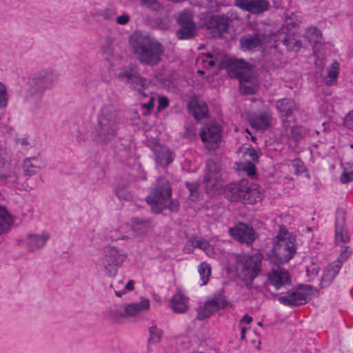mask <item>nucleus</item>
Instances as JSON below:
<instances>
[{
  "label": "nucleus",
  "mask_w": 353,
  "mask_h": 353,
  "mask_svg": "<svg viewBox=\"0 0 353 353\" xmlns=\"http://www.w3.org/2000/svg\"><path fill=\"white\" fill-rule=\"evenodd\" d=\"M225 305V301L220 297L214 298L208 301L203 307L198 311L197 319L204 320L208 318L214 312L223 308Z\"/></svg>",
  "instance_id": "22"
},
{
  "label": "nucleus",
  "mask_w": 353,
  "mask_h": 353,
  "mask_svg": "<svg viewBox=\"0 0 353 353\" xmlns=\"http://www.w3.org/2000/svg\"><path fill=\"white\" fill-rule=\"evenodd\" d=\"M17 166L12 163L9 153L0 149V180L3 183L13 184L17 181Z\"/></svg>",
  "instance_id": "14"
},
{
  "label": "nucleus",
  "mask_w": 353,
  "mask_h": 353,
  "mask_svg": "<svg viewBox=\"0 0 353 353\" xmlns=\"http://www.w3.org/2000/svg\"><path fill=\"white\" fill-rule=\"evenodd\" d=\"M277 35L275 33L263 34L255 33L241 37L240 44L245 50H258L266 46L273 47L276 43Z\"/></svg>",
  "instance_id": "9"
},
{
  "label": "nucleus",
  "mask_w": 353,
  "mask_h": 353,
  "mask_svg": "<svg viewBox=\"0 0 353 353\" xmlns=\"http://www.w3.org/2000/svg\"><path fill=\"white\" fill-rule=\"evenodd\" d=\"M58 81L59 74L52 70H42L32 74L28 81V101H41L45 92L54 88Z\"/></svg>",
  "instance_id": "3"
},
{
  "label": "nucleus",
  "mask_w": 353,
  "mask_h": 353,
  "mask_svg": "<svg viewBox=\"0 0 353 353\" xmlns=\"http://www.w3.org/2000/svg\"><path fill=\"white\" fill-rule=\"evenodd\" d=\"M203 182L205 189L210 194H214L221 190L223 185L221 165L218 162L209 161Z\"/></svg>",
  "instance_id": "10"
},
{
  "label": "nucleus",
  "mask_w": 353,
  "mask_h": 353,
  "mask_svg": "<svg viewBox=\"0 0 353 353\" xmlns=\"http://www.w3.org/2000/svg\"><path fill=\"white\" fill-rule=\"evenodd\" d=\"M292 165L295 174L298 176L306 172V168L303 162L299 159H294L292 161Z\"/></svg>",
  "instance_id": "46"
},
{
  "label": "nucleus",
  "mask_w": 353,
  "mask_h": 353,
  "mask_svg": "<svg viewBox=\"0 0 353 353\" xmlns=\"http://www.w3.org/2000/svg\"><path fill=\"white\" fill-rule=\"evenodd\" d=\"M185 185L190 191V196L192 197V199L194 200L195 198H197L199 196L197 190L199 187L198 183L186 182Z\"/></svg>",
  "instance_id": "50"
},
{
  "label": "nucleus",
  "mask_w": 353,
  "mask_h": 353,
  "mask_svg": "<svg viewBox=\"0 0 353 353\" xmlns=\"http://www.w3.org/2000/svg\"><path fill=\"white\" fill-rule=\"evenodd\" d=\"M249 120L253 128L259 131H265L270 127L272 114L270 112L254 114L250 117Z\"/></svg>",
  "instance_id": "26"
},
{
  "label": "nucleus",
  "mask_w": 353,
  "mask_h": 353,
  "mask_svg": "<svg viewBox=\"0 0 353 353\" xmlns=\"http://www.w3.org/2000/svg\"><path fill=\"white\" fill-rule=\"evenodd\" d=\"M43 167L42 161L37 157L26 158L23 163L25 174L30 176L37 174Z\"/></svg>",
  "instance_id": "32"
},
{
  "label": "nucleus",
  "mask_w": 353,
  "mask_h": 353,
  "mask_svg": "<svg viewBox=\"0 0 353 353\" xmlns=\"http://www.w3.org/2000/svg\"><path fill=\"white\" fill-rule=\"evenodd\" d=\"M261 257L259 254L240 256L236 258V270L240 279L246 288L252 290V281L259 275L261 270Z\"/></svg>",
  "instance_id": "6"
},
{
  "label": "nucleus",
  "mask_w": 353,
  "mask_h": 353,
  "mask_svg": "<svg viewBox=\"0 0 353 353\" xmlns=\"http://www.w3.org/2000/svg\"><path fill=\"white\" fill-rule=\"evenodd\" d=\"M8 102V94L6 85L0 82V108L7 106Z\"/></svg>",
  "instance_id": "47"
},
{
  "label": "nucleus",
  "mask_w": 353,
  "mask_h": 353,
  "mask_svg": "<svg viewBox=\"0 0 353 353\" xmlns=\"http://www.w3.org/2000/svg\"><path fill=\"white\" fill-rule=\"evenodd\" d=\"M241 169L246 172V174L249 176H254L256 174V168L254 163H248L244 165L242 164Z\"/></svg>",
  "instance_id": "51"
},
{
  "label": "nucleus",
  "mask_w": 353,
  "mask_h": 353,
  "mask_svg": "<svg viewBox=\"0 0 353 353\" xmlns=\"http://www.w3.org/2000/svg\"><path fill=\"white\" fill-rule=\"evenodd\" d=\"M200 137L205 147L209 150H215L221 143V129L216 123H209L203 125Z\"/></svg>",
  "instance_id": "12"
},
{
  "label": "nucleus",
  "mask_w": 353,
  "mask_h": 353,
  "mask_svg": "<svg viewBox=\"0 0 353 353\" xmlns=\"http://www.w3.org/2000/svg\"><path fill=\"white\" fill-rule=\"evenodd\" d=\"M120 119L112 106L103 107L98 116L97 123L92 132V140L98 143H107L113 140L119 130Z\"/></svg>",
  "instance_id": "2"
},
{
  "label": "nucleus",
  "mask_w": 353,
  "mask_h": 353,
  "mask_svg": "<svg viewBox=\"0 0 353 353\" xmlns=\"http://www.w3.org/2000/svg\"><path fill=\"white\" fill-rule=\"evenodd\" d=\"M245 160L248 163H254L258 161V154L253 148H249L243 153Z\"/></svg>",
  "instance_id": "45"
},
{
  "label": "nucleus",
  "mask_w": 353,
  "mask_h": 353,
  "mask_svg": "<svg viewBox=\"0 0 353 353\" xmlns=\"http://www.w3.org/2000/svg\"><path fill=\"white\" fill-rule=\"evenodd\" d=\"M340 180L342 183H347L353 181V170L343 172L340 176Z\"/></svg>",
  "instance_id": "53"
},
{
  "label": "nucleus",
  "mask_w": 353,
  "mask_h": 353,
  "mask_svg": "<svg viewBox=\"0 0 353 353\" xmlns=\"http://www.w3.org/2000/svg\"><path fill=\"white\" fill-rule=\"evenodd\" d=\"M208 256H213L214 254V252L212 245L209 243L208 246H207L206 249L203 250Z\"/></svg>",
  "instance_id": "63"
},
{
  "label": "nucleus",
  "mask_w": 353,
  "mask_h": 353,
  "mask_svg": "<svg viewBox=\"0 0 353 353\" xmlns=\"http://www.w3.org/2000/svg\"><path fill=\"white\" fill-rule=\"evenodd\" d=\"M272 248V261L276 265L288 262L296 252V238L283 225L279 227Z\"/></svg>",
  "instance_id": "5"
},
{
  "label": "nucleus",
  "mask_w": 353,
  "mask_h": 353,
  "mask_svg": "<svg viewBox=\"0 0 353 353\" xmlns=\"http://www.w3.org/2000/svg\"><path fill=\"white\" fill-rule=\"evenodd\" d=\"M116 21L118 24L126 25L130 21V17L127 14H123L117 17Z\"/></svg>",
  "instance_id": "60"
},
{
  "label": "nucleus",
  "mask_w": 353,
  "mask_h": 353,
  "mask_svg": "<svg viewBox=\"0 0 353 353\" xmlns=\"http://www.w3.org/2000/svg\"><path fill=\"white\" fill-rule=\"evenodd\" d=\"M234 5L252 14H263L270 8L268 0H234Z\"/></svg>",
  "instance_id": "18"
},
{
  "label": "nucleus",
  "mask_w": 353,
  "mask_h": 353,
  "mask_svg": "<svg viewBox=\"0 0 353 353\" xmlns=\"http://www.w3.org/2000/svg\"><path fill=\"white\" fill-rule=\"evenodd\" d=\"M230 235L236 240L245 243H252L256 239V233L254 229L248 225L239 223L229 230Z\"/></svg>",
  "instance_id": "19"
},
{
  "label": "nucleus",
  "mask_w": 353,
  "mask_h": 353,
  "mask_svg": "<svg viewBox=\"0 0 353 353\" xmlns=\"http://www.w3.org/2000/svg\"><path fill=\"white\" fill-rule=\"evenodd\" d=\"M178 22L181 26H190V24H195L193 22L192 13L188 10H185L179 13Z\"/></svg>",
  "instance_id": "43"
},
{
  "label": "nucleus",
  "mask_w": 353,
  "mask_h": 353,
  "mask_svg": "<svg viewBox=\"0 0 353 353\" xmlns=\"http://www.w3.org/2000/svg\"><path fill=\"white\" fill-rule=\"evenodd\" d=\"M232 21L227 14L214 15L207 22V28L210 30L213 37H222L228 31L230 24Z\"/></svg>",
  "instance_id": "15"
},
{
  "label": "nucleus",
  "mask_w": 353,
  "mask_h": 353,
  "mask_svg": "<svg viewBox=\"0 0 353 353\" xmlns=\"http://www.w3.org/2000/svg\"><path fill=\"white\" fill-rule=\"evenodd\" d=\"M352 253V248L350 246H342L340 250L339 256L334 261H339L340 267L341 268L343 263L351 256Z\"/></svg>",
  "instance_id": "44"
},
{
  "label": "nucleus",
  "mask_w": 353,
  "mask_h": 353,
  "mask_svg": "<svg viewBox=\"0 0 353 353\" xmlns=\"http://www.w3.org/2000/svg\"><path fill=\"white\" fill-rule=\"evenodd\" d=\"M339 64L334 61L327 71V75L325 78L326 85H331L336 80L339 75Z\"/></svg>",
  "instance_id": "39"
},
{
  "label": "nucleus",
  "mask_w": 353,
  "mask_h": 353,
  "mask_svg": "<svg viewBox=\"0 0 353 353\" xmlns=\"http://www.w3.org/2000/svg\"><path fill=\"white\" fill-rule=\"evenodd\" d=\"M188 298L182 290L179 289L170 300V307L176 313H185L188 309Z\"/></svg>",
  "instance_id": "29"
},
{
  "label": "nucleus",
  "mask_w": 353,
  "mask_h": 353,
  "mask_svg": "<svg viewBox=\"0 0 353 353\" xmlns=\"http://www.w3.org/2000/svg\"><path fill=\"white\" fill-rule=\"evenodd\" d=\"M116 194L119 199L128 200L131 198L130 193L125 189H117Z\"/></svg>",
  "instance_id": "55"
},
{
  "label": "nucleus",
  "mask_w": 353,
  "mask_h": 353,
  "mask_svg": "<svg viewBox=\"0 0 353 353\" xmlns=\"http://www.w3.org/2000/svg\"><path fill=\"white\" fill-rule=\"evenodd\" d=\"M156 161L161 166H167L174 160V154L167 147L162 145H157L153 149Z\"/></svg>",
  "instance_id": "28"
},
{
  "label": "nucleus",
  "mask_w": 353,
  "mask_h": 353,
  "mask_svg": "<svg viewBox=\"0 0 353 353\" xmlns=\"http://www.w3.org/2000/svg\"><path fill=\"white\" fill-rule=\"evenodd\" d=\"M312 290L309 285L299 286L295 290L278 298L279 301L287 306H298L307 303L312 297Z\"/></svg>",
  "instance_id": "13"
},
{
  "label": "nucleus",
  "mask_w": 353,
  "mask_h": 353,
  "mask_svg": "<svg viewBox=\"0 0 353 353\" xmlns=\"http://www.w3.org/2000/svg\"><path fill=\"white\" fill-rule=\"evenodd\" d=\"M194 239V244L195 248H199L200 249H202L203 250H205L207 246H208L209 243L205 240L201 239Z\"/></svg>",
  "instance_id": "58"
},
{
  "label": "nucleus",
  "mask_w": 353,
  "mask_h": 353,
  "mask_svg": "<svg viewBox=\"0 0 353 353\" xmlns=\"http://www.w3.org/2000/svg\"><path fill=\"white\" fill-rule=\"evenodd\" d=\"M199 274L201 281V285H205L209 280V277L211 274V268L210 265L206 263H202L199 266Z\"/></svg>",
  "instance_id": "42"
},
{
  "label": "nucleus",
  "mask_w": 353,
  "mask_h": 353,
  "mask_svg": "<svg viewBox=\"0 0 353 353\" xmlns=\"http://www.w3.org/2000/svg\"><path fill=\"white\" fill-rule=\"evenodd\" d=\"M172 190L170 182L165 178L157 179L154 187L151 188L150 194L146 197V202L151 210L159 214L165 210L166 200L172 196Z\"/></svg>",
  "instance_id": "7"
},
{
  "label": "nucleus",
  "mask_w": 353,
  "mask_h": 353,
  "mask_svg": "<svg viewBox=\"0 0 353 353\" xmlns=\"http://www.w3.org/2000/svg\"><path fill=\"white\" fill-rule=\"evenodd\" d=\"M12 219L5 208L0 207V235L8 230Z\"/></svg>",
  "instance_id": "38"
},
{
  "label": "nucleus",
  "mask_w": 353,
  "mask_h": 353,
  "mask_svg": "<svg viewBox=\"0 0 353 353\" xmlns=\"http://www.w3.org/2000/svg\"><path fill=\"white\" fill-rule=\"evenodd\" d=\"M344 125L353 131V110L350 112L344 119Z\"/></svg>",
  "instance_id": "56"
},
{
  "label": "nucleus",
  "mask_w": 353,
  "mask_h": 353,
  "mask_svg": "<svg viewBox=\"0 0 353 353\" xmlns=\"http://www.w3.org/2000/svg\"><path fill=\"white\" fill-rule=\"evenodd\" d=\"M150 333V337L148 342L150 343H159L163 336V332L162 330L159 328L156 324H152L148 329Z\"/></svg>",
  "instance_id": "41"
},
{
  "label": "nucleus",
  "mask_w": 353,
  "mask_h": 353,
  "mask_svg": "<svg viewBox=\"0 0 353 353\" xmlns=\"http://www.w3.org/2000/svg\"><path fill=\"white\" fill-rule=\"evenodd\" d=\"M252 321V317L249 316L248 314L244 315L241 319V323H245L247 324H250Z\"/></svg>",
  "instance_id": "64"
},
{
  "label": "nucleus",
  "mask_w": 353,
  "mask_h": 353,
  "mask_svg": "<svg viewBox=\"0 0 353 353\" xmlns=\"http://www.w3.org/2000/svg\"><path fill=\"white\" fill-rule=\"evenodd\" d=\"M155 97L153 96L150 97L149 101L141 104L143 108L146 109L148 111H150L154 107V102Z\"/></svg>",
  "instance_id": "62"
},
{
  "label": "nucleus",
  "mask_w": 353,
  "mask_h": 353,
  "mask_svg": "<svg viewBox=\"0 0 353 353\" xmlns=\"http://www.w3.org/2000/svg\"><path fill=\"white\" fill-rule=\"evenodd\" d=\"M341 269L339 261H333L324 271L321 285L322 288L328 286L334 280Z\"/></svg>",
  "instance_id": "31"
},
{
  "label": "nucleus",
  "mask_w": 353,
  "mask_h": 353,
  "mask_svg": "<svg viewBox=\"0 0 353 353\" xmlns=\"http://www.w3.org/2000/svg\"><path fill=\"white\" fill-rule=\"evenodd\" d=\"M350 241V236L345 222V212L343 209H337L335 217L334 243L336 245L346 244Z\"/></svg>",
  "instance_id": "16"
},
{
  "label": "nucleus",
  "mask_w": 353,
  "mask_h": 353,
  "mask_svg": "<svg viewBox=\"0 0 353 353\" xmlns=\"http://www.w3.org/2000/svg\"><path fill=\"white\" fill-rule=\"evenodd\" d=\"M239 81V90L243 94H252L259 89V83L254 71L240 77Z\"/></svg>",
  "instance_id": "21"
},
{
  "label": "nucleus",
  "mask_w": 353,
  "mask_h": 353,
  "mask_svg": "<svg viewBox=\"0 0 353 353\" xmlns=\"http://www.w3.org/2000/svg\"><path fill=\"white\" fill-rule=\"evenodd\" d=\"M169 105L168 99L165 97H159L158 99V110H161L166 108Z\"/></svg>",
  "instance_id": "57"
},
{
  "label": "nucleus",
  "mask_w": 353,
  "mask_h": 353,
  "mask_svg": "<svg viewBox=\"0 0 353 353\" xmlns=\"http://www.w3.org/2000/svg\"><path fill=\"white\" fill-rule=\"evenodd\" d=\"M49 239L50 234L47 232L30 234L26 239V248L29 252H36L44 247Z\"/></svg>",
  "instance_id": "24"
},
{
  "label": "nucleus",
  "mask_w": 353,
  "mask_h": 353,
  "mask_svg": "<svg viewBox=\"0 0 353 353\" xmlns=\"http://www.w3.org/2000/svg\"><path fill=\"white\" fill-rule=\"evenodd\" d=\"M119 80L137 90L141 99L145 98L148 94L143 92V90L148 87L149 81L145 77L141 76L137 67L131 66L125 70L120 72L117 75Z\"/></svg>",
  "instance_id": "11"
},
{
  "label": "nucleus",
  "mask_w": 353,
  "mask_h": 353,
  "mask_svg": "<svg viewBox=\"0 0 353 353\" xmlns=\"http://www.w3.org/2000/svg\"><path fill=\"white\" fill-rule=\"evenodd\" d=\"M195 136V132L192 126L187 125L185 130L183 132V137L189 139L194 138Z\"/></svg>",
  "instance_id": "59"
},
{
  "label": "nucleus",
  "mask_w": 353,
  "mask_h": 353,
  "mask_svg": "<svg viewBox=\"0 0 353 353\" xmlns=\"http://www.w3.org/2000/svg\"><path fill=\"white\" fill-rule=\"evenodd\" d=\"M304 37L312 47H316L318 44L321 43L323 40L321 31L314 27L307 28L304 34Z\"/></svg>",
  "instance_id": "35"
},
{
  "label": "nucleus",
  "mask_w": 353,
  "mask_h": 353,
  "mask_svg": "<svg viewBox=\"0 0 353 353\" xmlns=\"http://www.w3.org/2000/svg\"><path fill=\"white\" fill-rule=\"evenodd\" d=\"M129 43L134 57L140 63L153 67L161 61L165 48L157 39L134 32L130 35Z\"/></svg>",
  "instance_id": "1"
},
{
  "label": "nucleus",
  "mask_w": 353,
  "mask_h": 353,
  "mask_svg": "<svg viewBox=\"0 0 353 353\" xmlns=\"http://www.w3.org/2000/svg\"><path fill=\"white\" fill-rule=\"evenodd\" d=\"M225 59H221L219 55H214L211 53H208L207 54V59H203V62L206 65L205 67H213L214 65H218L219 68H224L223 62Z\"/></svg>",
  "instance_id": "40"
},
{
  "label": "nucleus",
  "mask_w": 353,
  "mask_h": 353,
  "mask_svg": "<svg viewBox=\"0 0 353 353\" xmlns=\"http://www.w3.org/2000/svg\"><path fill=\"white\" fill-rule=\"evenodd\" d=\"M225 195L231 201L254 204L262 199L263 192L257 184L243 179L238 183L228 185Z\"/></svg>",
  "instance_id": "4"
},
{
  "label": "nucleus",
  "mask_w": 353,
  "mask_h": 353,
  "mask_svg": "<svg viewBox=\"0 0 353 353\" xmlns=\"http://www.w3.org/2000/svg\"><path fill=\"white\" fill-rule=\"evenodd\" d=\"M131 228L136 235H143L150 230L151 223L148 220L135 217L131 220Z\"/></svg>",
  "instance_id": "34"
},
{
  "label": "nucleus",
  "mask_w": 353,
  "mask_h": 353,
  "mask_svg": "<svg viewBox=\"0 0 353 353\" xmlns=\"http://www.w3.org/2000/svg\"><path fill=\"white\" fill-rule=\"evenodd\" d=\"M176 34L179 39H192L196 34V25L181 26V28L177 31Z\"/></svg>",
  "instance_id": "36"
},
{
  "label": "nucleus",
  "mask_w": 353,
  "mask_h": 353,
  "mask_svg": "<svg viewBox=\"0 0 353 353\" xmlns=\"http://www.w3.org/2000/svg\"><path fill=\"white\" fill-rule=\"evenodd\" d=\"M98 14L104 19H111L115 16L116 12L112 9L106 8L105 10H100Z\"/></svg>",
  "instance_id": "52"
},
{
  "label": "nucleus",
  "mask_w": 353,
  "mask_h": 353,
  "mask_svg": "<svg viewBox=\"0 0 353 353\" xmlns=\"http://www.w3.org/2000/svg\"><path fill=\"white\" fill-rule=\"evenodd\" d=\"M223 64L228 74L238 79L253 71L252 65L243 59L225 58Z\"/></svg>",
  "instance_id": "17"
},
{
  "label": "nucleus",
  "mask_w": 353,
  "mask_h": 353,
  "mask_svg": "<svg viewBox=\"0 0 353 353\" xmlns=\"http://www.w3.org/2000/svg\"><path fill=\"white\" fill-rule=\"evenodd\" d=\"M194 239H192L187 242V243L185 244V245L184 247L185 252L190 254L193 252V250L195 248V244H194Z\"/></svg>",
  "instance_id": "61"
},
{
  "label": "nucleus",
  "mask_w": 353,
  "mask_h": 353,
  "mask_svg": "<svg viewBox=\"0 0 353 353\" xmlns=\"http://www.w3.org/2000/svg\"><path fill=\"white\" fill-rule=\"evenodd\" d=\"M190 112L198 121L208 117V108L204 101L195 97L188 103Z\"/></svg>",
  "instance_id": "25"
},
{
  "label": "nucleus",
  "mask_w": 353,
  "mask_h": 353,
  "mask_svg": "<svg viewBox=\"0 0 353 353\" xmlns=\"http://www.w3.org/2000/svg\"><path fill=\"white\" fill-rule=\"evenodd\" d=\"M169 209L172 212H176L179 208V203L177 200L169 198L166 200L165 209Z\"/></svg>",
  "instance_id": "49"
},
{
  "label": "nucleus",
  "mask_w": 353,
  "mask_h": 353,
  "mask_svg": "<svg viewBox=\"0 0 353 353\" xmlns=\"http://www.w3.org/2000/svg\"><path fill=\"white\" fill-rule=\"evenodd\" d=\"M268 279L270 283L276 289L284 286L290 281V277L288 272L278 266L272 269L268 274Z\"/></svg>",
  "instance_id": "23"
},
{
  "label": "nucleus",
  "mask_w": 353,
  "mask_h": 353,
  "mask_svg": "<svg viewBox=\"0 0 353 353\" xmlns=\"http://www.w3.org/2000/svg\"><path fill=\"white\" fill-rule=\"evenodd\" d=\"M285 29L283 27L279 33L276 34L277 35L276 42L281 39L289 50L298 51L302 45V42L294 33L283 35L285 33Z\"/></svg>",
  "instance_id": "27"
},
{
  "label": "nucleus",
  "mask_w": 353,
  "mask_h": 353,
  "mask_svg": "<svg viewBox=\"0 0 353 353\" xmlns=\"http://www.w3.org/2000/svg\"><path fill=\"white\" fill-rule=\"evenodd\" d=\"M276 108L283 120L285 126L288 127V119H289V121L293 120L294 112L297 110L295 101L291 99H281L276 101Z\"/></svg>",
  "instance_id": "20"
},
{
  "label": "nucleus",
  "mask_w": 353,
  "mask_h": 353,
  "mask_svg": "<svg viewBox=\"0 0 353 353\" xmlns=\"http://www.w3.org/2000/svg\"><path fill=\"white\" fill-rule=\"evenodd\" d=\"M134 281L129 280L127 283H124L123 279H117L110 285V287L114 290L117 296L121 297L128 292L132 291L134 289Z\"/></svg>",
  "instance_id": "33"
},
{
  "label": "nucleus",
  "mask_w": 353,
  "mask_h": 353,
  "mask_svg": "<svg viewBox=\"0 0 353 353\" xmlns=\"http://www.w3.org/2000/svg\"><path fill=\"white\" fill-rule=\"evenodd\" d=\"M305 135V132L301 127L295 126L291 129V137L296 141H299Z\"/></svg>",
  "instance_id": "48"
},
{
  "label": "nucleus",
  "mask_w": 353,
  "mask_h": 353,
  "mask_svg": "<svg viewBox=\"0 0 353 353\" xmlns=\"http://www.w3.org/2000/svg\"><path fill=\"white\" fill-rule=\"evenodd\" d=\"M150 307V301L148 299H142L139 303H132L125 305L124 312L121 314L123 317L134 316L141 312L147 310Z\"/></svg>",
  "instance_id": "30"
},
{
  "label": "nucleus",
  "mask_w": 353,
  "mask_h": 353,
  "mask_svg": "<svg viewBox=\"0 0 353 353\" xmlns=\"http://www.w3.org/2000/svg\"><path fill=\"white\" fill-rule=\"evenodd\" d=\"M141 1L150 9L158 10L161 7L157 0H141Z\"/></svg>",
  "instance_id": "54"
},
{
  "label": "nucleus",
  "mask_w": 353,
  "mask_h": 353,
  "mask_svg": "<svg viewBox=\"0 0 353 353\" xmlns=\"http://www.w3.org/2000/svg\"><path fill=\"white\" fill-rule=\"evenodd\" d=\"M127 256L128 254L122 249L114 246L106 247L101 258L105 274L109 276H114Z\"/></svg>",
  "instance_id": "8"
},
{
  "label": "nucleus",
  "mask_w": 353,
  "mask_h": 353,
  "mask_svg": "<svg viewBox=\"0 0 353 353\" xmlns=\"http://www.w3.org/2000/svg\"><path fill=\"white\" fill-rule=\"evenodd\" d=\"M101 50L104 58L108 61H112L114 56V41L111 37H106L105 39V43L103 44Z\"/></svg>",
  "instance_id": "37"
}]
</instances>
